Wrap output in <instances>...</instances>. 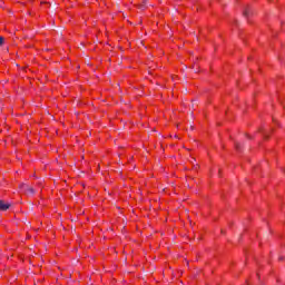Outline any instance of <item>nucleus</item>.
Returning <instances> with one entry per match:
<instances>
[{
    "mask_svg": "<svg viewBox=\"0 0 285 285\" xmlns=\"http://www.w3.org/2000/svg\"><path fill=\"white\" fill-rule=\"evenodd\" d=\"M20 190H26V193H28V195H35V188H32L31 186H29L26 183H22L19 185Z\"/></svg>",
    "mask_w": 285,
    "mask_h": 285,
    "instance_id": "1",
    "label": "nucleus"
},
{
    "mask_svg": "<svg viewBox=\"0 0 285 285\" xmlns=\"http://www.w3.org/2000/svg\"><path fill=\"white\" fill-rule=\"evenodd\" d=\"M10 206L11 205L9 203L0 200V210L6 212V210H8L10 208Z\"/></svg>",
    "mask_w": 285,
    "mask_h": 285,
    "instance_id": "2",
    "label": "nucleus"
},
{
    "mask_svg": "<svg viewBox=\"0 0 285 285\" xmlns=\"http://www.w3.org/2000/svg\"><path fill=\"white\" fill-rule=\"evenodd\" d=\"M250 14H253V11H250V8H246L243 11V16L246 17V18L250 17Z\"/></svg>",
    "mask_w": 285,
    "mask_h": 285,
    "instance_id": "3",
    "label": "nucleus"
},
{
    "mask_svg": "<svg viewBox=\"0 0 285 285\" xmlns=\"http://www.w3.org/2000/svg\"><path fill=\"white\" fill-rule=\"evenodd\" d=\"M3 41H4L3 37L0 36V46H3Z\"/></svg>",
    "mask_w": 285,
    "mask_h": 285,
    "instance_id": "4",
    "label": "nucleus"
},
{
    "mask_svg": "<svg viewBox=\"0 0 285 285\" xmlns=\"http://www.w3.org/2000/svg\"><path fill=\"white\" fill-rule=\"evenodd\" d=\"M235 146H236V150H239V142H236Z\"/></svg>",
    "mask_w": 285,
    "mask_h": 285,
    "instance_id": "5",
    "label": "nucleus"
},
{
    "mask_svg": "<svg viewBox=\"0 0 285 285\" xmlns=\"http://www.w3.org/2000/svg\"><path fill=\"white\" fill-rule=\"evenodd\" d=\"M279 259L282 261V259H284V257H279Z\"/></svg>",
    "mask_w": 285,
    "mask_h": 285,
    "instance_id": "6",
    "label": "nucleus"
},
{
    "mask_svg": "<svg viewBox=\"0 0 285 285\" xmlns=\"http://www.w3.org/2000/svg\"><path fill=\"white\" fill-rule=\"evenodd\" d=\"M175 138L177 139V135H175Z\"/></svg>",
    "mask_w": 285,
    "mask_h": 285,
    "instance_id": "7",
    "label": "nucleus"
}]
</instances>
